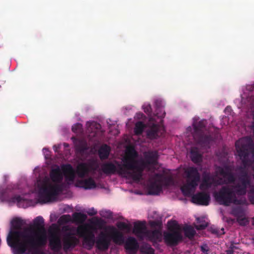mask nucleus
Segmentation results:
<instances>
[{
  "mask_svg": "<svg viewBox=\"0 0 254 254\" xmlns=\"http://www.w3.org/2000/svg\"><path fill=\"white\" fill-rule=\"evenodd\" d=\"M236 179L231 166L218 167L217 172L224 179V183L234 184L223 186L214 193L215 199L219 204L228 206L231 204L241 205L246 203L245 199H238L237 195L242 196L247 193V189L251 185L252 176L242 167H239Z\"/></svg>",
  "mask_w": 254,
  "mask_h": 254,
  "instance_id": "obj_1",
  "label": "nucleus"
},
{
  "mask_svg": "<svg viewBox=\"0 0 254 254\" xmlns=\"http://www.w3.org/2000/svg\"><path fill=\"white\" fill-rule=\"evenodd\" d=\"M47 231L44 218L39 216L33 220V224L23 231H10L7 243L13 248L14 254H24L27 250L41 247L46 244Z\"/></svg>",
  "mask_w": 254,
  "mask_h": 254,
  "instance_id": "obj_2",
  "label": "nucleus"
},
{
  "mask_svg": "<svg viewBox=\"0 0 254 254\" xmlns=\"http://www.w3.org/2000/svg\"><path fill=\"white\" fill-rule=\"evenodd\" d=\"M127 158L125 159V166L131 169L133 174V180L138 182L142 179L143 172L148 165H156L157 164L158 154L156 151H150L144 154V161L138 162L136 160L138 153L132 146L127 148Z\"/></svg>",
  "mask_w": 254,
  "mask_h": 254,
  "instance_id": "obj_3",
  "label": "nucleus"
},
{
  "mask_svg": "<svg viewBox=\"0 0 254 254\" xmlns=\"http://www.w3.org/2000/svg\"><path fill=\"white\" fill-rule=\"evenodd\" d=\"M59 166L51 169L50 172V178L51 181L56 184L52 185L47 180H44L38 185V200L41 203L52 202L55 200L59 192L62 191L61 183L63 180L64 174Z\"/></svg>",
  "mask_w": 254,
  "mask_h": 254,
  "instance_id": "obj_4",
  "label": "nucleus"
},
{
  "mask_svg": "<svg viewBox=\"0 0 254 254\" xmlns=\"http://www.w3.org/2000/svg\"><path fill=\"white\" fill-rule=\"evenodd\" d=\"M236 148L238 155L242 160L243 168L254 166V144L252 140L247 143L241 140L236 141Z\"/></svg>",
  "mask_w": 254,
  "mask_h": 254,
  "instance_id": "obj_5",
  "label": "nucleus"
},
{
  "mask_svg": "<svg viewBox=\"0 0 254 254\" xmlns=\"http://www.w3.org/2000/svg\"><path fill=\"white\" fill-rule=\"evenodd\" d=\"M111 237L113 242L117 245H122L125 243L124 248L128 254H136L139 246L136 239L133 237H128L126 241L123 234L119 231L114 227H110Z\"/></svg>",
  "mask_w": 254,
  "mask_h": 254,
  "instance_id": "obj_6",
  "label": "nucleus"
},
{
  "mask_svg": "<svg viewBox=\"0 0 254 254\" xmlns=\"http://www.w3.org/2000/svg\"><path fill=\"white\" fill-rule=\"evenodd\" d=\"M127 158V151L126 156L123 159V164H120L116 161L115 164L112 162L108 161L103 163L101 166V170L107 176L115 174L116 173L127 178H129L133 180V174L131 169H128L125 166L126 158Z\"/></svg>",
  "mask_w": 254,
  "mask_h": 254,
  "instance_id": "obj_7",
  "label": "nucleus"
},
{
  "mask_svg": "<svg viewBox=\"0 0 254 254\" xmlns=\"http://www.w3.org/2000/svg\"><path fill=\"white\" fill-rule=\"evenodd\" d=\"M206 125V120L194 122L193 136L195 141L202 147L210 148V144L213 141V137L209 134H205L204 131Z\"/></svg>",
  "mask_w": 254,
  "mask_h": 254,
  "instance_id": "obj_8",
  "label": "nucleus"
},
{
  "mask_svg": "<svg viewBox=\"0 0 254 254\" xmlns=\"http://www.w3.org/2000/svg\"><path fill=\"white\" fill-rule=\"evenodd\" d=\"M187 183L181 188V190L185 195H190L198 186L200 180V175L195 167H190L185 171Z\"/></svg>",
  "mask_w": 254,
  "mask_h": 254,
  "instance_id": "obj_9",
  "label": "nucleus"
},
{
  "mask_svg": "<svg viewBox=\"0 0 254 254\" xmlns=\"http://www.w3.org/2000/svg\"><path fill=\"white\" fill-rule=\"evenodd\" d=\"M169 231L163 233L164 241L168 246H176L183 240V236L178 230V226L175 221L168 222Z\"/></svg>",
  "mask_w": 254,
  "mask_h": 254,
  "instance_id": "obj_10",
  "label": "nucleus"
},
{
  "mask_svg": "<svg viewBox=\"0 0 254 254\" xmlns=\"http://www.w3.org/2000/svg\"><path fill=\"white\" fill-rule=\"evenodd\" d=\"M77 234L83 237V244L88 250H91L96 244L95 235L92 231H87L85 226H79L77 229Z\"/></svg>",
  "mask_w": 254,
  "mask_h": 254,
  "instance_id": "obj_11",
  "label": "nucleus"
},
{
  "mask_svg": "<svg viewBox=\"0 0 254 254\" xmlns=\"http://www.w3.org/2000/svg\"><path fill=\"white\" fill-rule=\"evenodd\" d=\"M220 184L219 181L217 180L214 176L211 175L210 173L204 172L202 174V182L199 185V189L201 190H206L212 186H216Z\"/></svg>",
  "mask_w": 254,
  "mask_h": 254,
  "instance_id": "obj_12",
  "label": "nucleus"
},
{
  "mask_svg": "<svg viewBox=\"0 0 254 254\" xmlns=\"http://www.w3.org/2000/svg\"><path fill=\"white\" fill-rule=\"evenodd\" d=\"M210 200V194L204 191L197 192L191 197V202L199 205L207 206L209 204Z\"/></svg>",
  "mask_w": 254,
  "mask_h": 254,
  "instance_id": "obj_13",
  "label": "nucleus"
},
{
  "mask_svg": "<svg viewBox=\"0 0 254 254\" xmlns=\"http://www.w3.org/2000/svg\"><path fill=\"white\" fill-rule=\"evenodd\" d=\"M111 244V239L109 235L104 232H101L96 241V247L101 251L108 250Z\"/></svg>",
  "mask_w": 254,
  "mask_h": 254,
  "instance_id": "obj_14",
  "label": "nucleus"
},
{
  "mask_svg": "<svg viewBox=\"0 0 254 254\" xmlns=\"http://www.w3.org/2000/svg\"><path fill=\"white\" fill-rule=\"evenodd\" d=\"M97 168V166L93 168L90 165L86 163H80L76 167V173L79 178H83L86 176L88 175L91 170L95 171Z\"/></svg>",
  "mask_w": 254,
  "mask_h": 254,
  "instance_id": "obj_15",
  "label": "nucleus"
},
{
  "mask_svg": "<svg viewBox=\"0 0 254 254\" xmlns=\"http://www.w3.org/2000/svg\"><path fill=\"white\" fill-rule=\"evenodd\" d=\"M78 242V239L75 237L72 236L70 234H66L63 240L64 250L67 252L70 248H74Z\"/></svg>",
  "mask_w": 254,
  "mask_h": 254,
  "instance_id": "obj_16",
  "label": "nucleus"
},
{
  "mask_svg": "<svg viewBox=\"0 0 254 254\" xmlns=\"http://www.w3.org/2000/svg\"><path fill=\"white\" fill-rule=\"evenodd\" d=\"M147 231L145 222L138 221L134 223L133 232L138 238L142 239Z\"/></svg>",
  "mask_w": 254,
  "mask_h": 254,
  "instance_id": "obj_17",
  "label": "nucleus"
},
{
  "mask_svg": "<svg viewBox=\"0 0 254 254\" xmlns=\"http://www.w3.org/2000/svg\"><path fill=\"white\" fill-rule=\"evenodd\" d=\"M8 190H2L0 192V199L2 201H10L12 202H17L18 204L26 200L25 198L20 195H15L11 198L8 195Z\"/></svg>",
  "mask_w": 254,
  "mask_h": 254,
  "instance_id": "obj_18",
  "label": "nucleus"
},
{
  "mask_svg": "<svg viewBox=\"0 0 254 254\" xmlns=\"http://www.w3.org/2000/svg\"><path fill=\"white\" fill-rule=\"evenodd\" d=\"M49 245L52 250L55 252H58L62 249L61 239L56 233H51L49 239Z\"/></svg>",
  "mask_w": 254,
  "mask_h": 254,
  "instance_id": "obj_19",
  "label": "nucleus"
},
{
  "mask_svg": "<svg viewBox=\"0 0 254 254\" xmlns=\"http://www.w3.org/2000/svg\"><path fill=\"white\" fill-rule=\"evenodd\" d=\"M162 190V184L161 181L158 182L154 181L151 182L148 186L149 194L151 195H157Z\"/></svg>",
  "mask_w": 254,
  "mask_h": 254,
  "instance_id": "obj_20",
  "label": "nucleus"
},
{
  "mask_svg": "<svg viewBox=\"0 0 254 254\" xmlns=\"http://www.w3.org/2000/svg\"><path fill=\"white\" fill-rule=\"evenodd\" d=\"M62 171L66 180L72 181L74 178V173L70 164H64L61 166Z\"/></svg>",
  "mask_w": 254,
  "mask_h": 254,
  "instance_id": "obj_21",
  "label": "nucleus"
},
{
  "mask_svg": "<svg viewBox=\"0 0 254 254\" xmlns=\"http://www.w3.org/2000/svg\"><path fill=\"white\" fill-rule=\"evenodd\" d=\"M78 184L80 187L85 190H91L96 187V184L91 177L78 181Z\"/></svg>",
  "mask_w": 254,
  "mask_h": 254,
  "instance_id": "obj_22",
  "label": "nucleus"
},
{
  "mask_svg": "<svg viewBox=\"0 0 254 254\" xmlns=\"http://www.w3.org/2000/svg\"><path fill=\"white\" fill-rule=\"evenodd\" d=\"M145 237H147L148 240L152 242L156 241L161 242L162 241V234L158 230L153 231L148 230L146 232Z\"/></svg>",
  "mask_w": 254,
  "mask_h": 254,
  "instance_id": "obj_23",
  "label": "nucleus"
},
{
  "mask_svg": "<svg viewBox=\"0 0 254 254\" xmlns=\"http://www.w3.org/2000/svg\"><path fill=\"white\" fill-rule=\"evenodd\" d=\"M190 157L191 161L194 163H200L202 161V156L199 153L197 147H192L190 152Z\"/></svg>",
  "mask_w": 254,
  "mask_h": 254,
  "instance_id": "obj_24",
  "label": "nucleus"
},
{
  "mask_svg": "<svg viewBox=\"0 0 254 254\" xmlns=\"http://www.w3.org/2000/svg\"><path fill=\"white\" fill-rule=\"evenodd\" d=\"M111 151L110 147L107 144L102 145L99 149L98 153L101 160H105L109 157Z\"/></svg>",
  "mask_w": 254,
  "mask_h": 254,
  "instance_id": "obj_25",
  "label": "nucleus"
},
{
  "mask_svg": "<svg viewBox=\"0 0 254 254\" xmlns=\"http://www.w3.org/2000/svg\"><path fill=\"white\" fill-rule=\"evenodd\" d=\"M159 126L153 124L150 128L147 131V136L151 139L156 138L158 136Z\"/></svg>",
  "mask_w": 254,
  "mask_h": 254,
  "instance_id": "obj_26",
  "label": "nucleus"
},
{
  "mask_svg": "<svg viewBox=\"0 0 254 254\" xmlns=\"http://www.w3.org/2000/svg\"><path fill=\"white\" fill-rule=\"evenodd\" d=\"M24 223V221L19 218L13 219L11 221V227L16 230H12V231H20L19 230L21 229Z\"/></svg>",
  "mask_w": 254,
  "mask_h": 254,
  "instance_id": "obj_27",
  "label": "nucleus"
},
{
  "mask_svg": "<svg viewBox=\"0 0 254 254\" xmlns=\"http://www.w3.org/2000/svg\"><path fill=\"white\" fill-rule=\"evenodd\" d=\"M87 218L86 214L81 212H74L72 214V221L78 223H83Z\"/></svg>",
  "mask_w": 254,
  "mask_h": 254,
  "instance_id": "obj_28",
  "label": "nucleus"
},
{
  "mask_svg": "<svg viewBox=\"0 0 254 254\" xmlns=\"http://www.w3.org/2000/svg\"><path fill=\"white\" fill-rule=\"evenodd\" d=\"M140 251L142 254H155L154 249L147 243H144L140 247Z\"/></svg>",
  "mask_w": 254,
  "mask_h": 254,
  "instance_id": "obj_29",
  "label": "nucleus"
},
{
  "mask_svg": "<svg viewBox=\"0 0 254 254\" xmlns=\"http://www.w3.org/2000/svg\"><path fill=\"white\" fill-rule=\"evenodd\" d=\"M145 125L142 122H137L135 125L134 128V132L135 134L139 135L141 134L145 128Z\"/></svg>",
  "mask_w": 254,
  "mask_h": 254,
  "instance_id": "obj_30",
  "label": "nucleus"
},
{
  "mask_svg": "<svg viewBox=\"0 0 254 254\" xmlns=\"http://www.w3.org/2000/svg\"><path fill=\"white\" fill-rule=\"evenodd\" d=\"M197 224L195 225V228L198 230L205 229L208 226V223L206 222L203 218H197Z\"/></svg>",
  "mask_w": 254,
  "mask_h": 254,
  "instance_id": "obj_31",
  "label": "nucleus"
},
{
  "mask_svg": "<svg viewBox=\"0 0 254 254\" xmlns=\"http://www.w3.org/2000/svg\"><path fill=\"white\" fill-rule=\"evenodd\" d=\"M185 235L189 239L192 238L195 234V231L190 226H187L184 228Z\"/></svg>",
  "mask_w": 254,
  "mask_h": 254,
  "instance_id": "obj_32",
  "label": "nucleus"
},
{
  "mask_svg": "<svg viewBox=\"0 0 254 254\" xmlns=\"http://www.w3.org/2000/svg\"><path fill=\"white\" fill-rule=\"evenodd\" d=\"M71 221V218L69 215H63L59 219V223L60 224H66Z\"/></svg>",
  "mask_w": 254,
  "mask_h": 254,
  "instance_id": "obj_33",
  "label": "nucleus"
},
{
  "mask_svg": "<svg viewBox=\"0 0 254 254\" xmlns=\"http://www.w3.org/2000/svg\"><path fill=\"white\" fill-rule=\"evenodd\" d=\"M157 109L156 111V116L160 118H163L165 116V112L162 107H159L157 105V102H156Z\"/></svg>",
  "mask_w": 254,
  "mask_h": 254,
  "instance_id": "obj_34",
  "label": "nucleus"
},
{
  "mask_svg": "<svg viewBox=\"0 0 254 254\" xmlns=\"http://www.w3.org/2000/svg\"><path fill=\"white\" fill-rule=\"evenodd\" d=\"M161 181V184H163L165 186L168 187L173 183V179L170 177H164Z\"/></svg>",
  "mask_w": 254,
  "mask_h": 254,
  "instance_id": "obj_35",
  "label": "nucleus"
},
{
  "mask_svg": "<svg viewBox=\"0 0 254 254\" xmlns=\"http://www.w3.org/2000/svg\"><path fill=\"white\" fill-rule=\"evenodd\" d=\"M117 226L118 228L120 229L129 230L130 228L129 225L123 222H120L118 223Z\"/></svg>",
  "mask_w": 254,
  "mask_h": 254,
  "instance_id": "obj_36",
  "label": "nucleus"
},
{
  "mask_svg": "<svg viewBox=\"0 0 254 254\" xmlns=\"http://www.w3.org/2000/svg\"><path fill=\"white\" fill-rule=\"evenodd\" d=\"M71 129L72 131L75 133L80 132L82 129V125L79 123L76 124L72 127Z\"/></svg>",
  "mask_w": 254,
  "mask_h": 254,
  "instance_id": "obj_37",
  "label": "nucleus"
},
{
  "mask_svg": "<svg viewBox=\"0 0 254 254\" xmlns=\"http://www.w3.org/2000/svg\"><path fill=\"white\" fill-rule=\"evenodd\" d=\"M143 109L145 113L148 114H151L152 112L151 106L150 104L147 105H143Z\"/></svg>",
  "mask_w": 254,
  "mask_h": 254,
  "instance_id": "obj_38",
  "label": "nucleus"
},
{
  "mask_svg": "<svg viewBox=\"0 0 254 254\" xmlns=\"http://www.w3.org/2000/svg\"><path fill=\"white\" fill-rule=\"evenodd\" d=\"M77 148L80 151L83 152L87 149L86 144L84 142H80Z\"/></svg>",
  "mask_w": 254,
  "mask_h": 254,
  "instance_id": "obj_39",
  "label": "nucleus"
},
{
  "mask_svg": "<svg viewBox=\"0 0 254 254\" xmlns=\"http://www.w3.org/2000/svg\"><path fill=\"white\" fill-rule=\"evenodd\" d=\"M104 221L101 219H97L94 222V224L99 227H102L104 225Z\"/></svg>",
  "mask_w": 254,
  "mask_h": 254,
  "instance_id": "obj_40",
  "label": "nucleus"
},
{
  "mask_svg": "<svg viewBox=\"0 0 254 254\" xmlns=\"http://www.w3.org/2000/svg\"><path fill=\"white\" fill-rule=\"evenodd\" d=\"M249 199L251 203L254 204V188L251 189L250 190Z\"/></svg>",
  "mask_w": 254,
  "mask_h": 254,
  "instance_id": "obj_41",
  "label": "nucleus"
},
{
  "mask_svg": "<svg viewBox=\"0 0 254 254\" xmlns=\"http://www.w3.org/2000/svg\"><path fill=\"white\" fill-rule=\"evenodd\" d=\"M39 248V247H38L37 248L31 249L30 250H27L24 254L26 253H31V254H41L40 252L38 250Z\"/></svg>",
  "mask_w": 254,
  "mask_h": 254,
  "instance_id": "obj_42",
  "label": "nucleus"
},
{
  "mask_svg": "<svg viewBox=\"0 0 254 254\" xmlns=\"http://www.w3.org/2000/svg\"><path fill=\"white\" fill-rule=\"evenodd\" d=\"M154 178L156 179L155 181H157L158 182L159 180H162L164 177L161 174L156 173L154 175Z\"/></svg>",
  "mask_w": 254,
  "mask_h": 254,
  "instance_id": "obj_43",
  "label": "nucleus"
},
{
  "mask_svg": "<svg viewBox=\"0 0 254 254\" xmlns=\"http://www.w3.org/2000/svg\"><path fill=\"white\" fill-rule=\"evenodd\" d=\"M97 211L94 209V208H92L89 210V211L87 212V214L89 216H94L96 214H97Z\"/></svg>",
  "mask_w": 254,
  "mask_h": 254,
  "instance_id": "obj_44",
  "label": "nucleus"
},
{
  "mask_svg": "<svg viewBox=\"0 0 254 254\" xmlns=\"http://www.w3.org/2000/svg\"><path fill=\"white\" fill-rule=\"evenodd\" d=\"M200 249L202 253H207L209 251L208 247L206 245L201 246Z\"/></svg>",
  "mask_w": 254,
  "mask_h": 254,
  "instance_id": "obj_45",
  "label": "nucleus"
},
{
  "mask_svg": "<svg viewBox=\"0 0 254 254\" xmlns=\"http://www.w3.org/2000/svg\"><path fill=\"white\" fill-rule=\"evenodd\" d=\"M235 249H236V247L234 246L233 243H231L228 250H232V251L234 252Z\"/></svg>",
  "mask_w": 254,
  "mask_h": 254,
  "instance_id": "obj_46",
  "label": "nucleus"
},
{
  "mask_svg": "<svg viewBox=\"0 0 254 254\" xmlns=\"http://www.w3.org/2000/svg\"><path fill=\"white\" fill-rule=\"evenodd\" d=\"M106 213H108V214H108V215H107V216H108V217L110 216V215H111V212H110V211H106Z\"/></svg>",
  "mask_w": 254,
  "mask_h": 254,
  "instance_id": "obj_47",
  "label": "nucleus"
},
{
  "mask_svg": "<svg viewBox=\"0 0 254 254\" xmlns=\"http://www.w3.org/2000/svg\"><path fill=\"white\" fill-rule=\"evenodd\" d=\"M201 254H208V253H201Z\"/></svg>",
  "mask_w": 254,
  "mask_h": 254,
  "instance_id": "obj_48",
  "label": "nucleus"
},
{
  "mask_svg": "<svg viewBox=\"0 0 254 254\" xmlns=\"http://www.w3.org/2000/svg\"><path fill=\"white\" fill-rule=\"evenodd\" d=\"M253 225H254V219H253Z\"/></svg>",
  "mask_w": 254,
  "mask_h": 254,
  "instance_id": "obj_49",
  "label": "nucleus"
},
{
  "mask_svg": "<svg viewBox=\"0 0 254 254\" xmlns=\"http://www.w3.org/2000/svg\"><path fill=\"white\" fill-rule=\"evenodd\" d=\"M140 115H141V116H142L143 115V114H142V113H141V114H140Z\"/></svg>",
  "mask_w": 254,
  "mask_h": 254,
  "instance_id": "obj_50",
  "label": "nucleus"
}]
</instances>
